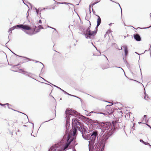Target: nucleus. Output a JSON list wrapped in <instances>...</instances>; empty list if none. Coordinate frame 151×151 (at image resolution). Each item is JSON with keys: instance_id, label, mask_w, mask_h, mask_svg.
<instances>
[{"instance_id": "9b49d317", "label": "nucleus", "mask_w": 151, "mask_h": 151, "mask_svg": "<svg viewBox=\"0 0 151 151\" xmlns=\"http://www.w3.org/2000/svg\"><path fill=\"white\" fill-rule=\"evenodd\" d=\"M112 123L114 127V129L118 128L119 127L118 122L116 121H113Z\"/></svg>"}, {"instance_id": "bb28decb", "label": "nucleus", "mask_w": 151, "mask_h": 151, "mask_svg": "<svg viewBox=\"0 0 151 151\" xmlns=\"http://www.w3.org/2000/svg\"><path fill=\"white\" fill-rule=\"evenodd\" d=\"M38 27L39 28H40V27H42L41 25H40L38 26Z\"/></svg>"}, {"instance_id": "7c9ffc66", "label": "nucleus", "mask_w": 151, "mask_h": 151, "mask_svg": "<svg viewBox=\"0 0 151 151\" xmlns=\"http://www.w3.org/2000/svg\"><path fill=\"white\" fill-rule=\"evenodd\" d=\"M54 8H54V7H53V8H52V9H54Z\"/></svg>"}, {"instance_id": "0eeeda50", "label": "nucleus", "mask_w": 151, "mask_h": 151, "mask_svg": "<svg viewBox=\"0 0 151 151\" xmlns=\"http://www.w3.org/2000/svg\"><path fill=\"white\" fill-rule=\"evenodd\" d=\"M66 114H70L71 113H75L77 112L74 110H73V109H70V108H68L66 109L65 111Z\"/></svg>"}, {"instance_id": "ddd939ff", "label": "nucleus", "mask_w": 151, "mask_h": 151, "mask_svg": "<svg viewBox=\"0 0 151 151\" xmlns=\"http://www.w3.org/2000/svg\"><path fill=\"white\" fill-rule=\"evenodd\" d=\"M56 145H55L52 146H51L49 149L48 151H55L56 148H57Z\"/></svg>"}, {"instance_id": "f257e3e1", "label": "nucleus", "mask_w": 151, "mask_h": 151, "mask_svg": "<svg viewBox=\"0 0 151 151\" xmlns=\"http://www.w3.org/2000/svg\"><path fill=\"white\" fill-rule=\"evenodd\" d=\"M17 27L20 28L22 30H29L28 32H26V33L30 35L35 34L39 31V29H38L37 31H36V26H34L32 28H31L28 25L23 24H19L14 26L11 28L9 30L11 31L15 28H17Z\"/></svg>"}, {"instance_id": "f8f14e48", "label": "nucleus", "mask_w": 151, "mask_h": 151, "mask_svg": "<svg viewBox=\"0 0 151 151\" xmlns=\"http://www.w3.org/2000/svg\"><path fill=\"white\" fill-rule=\"evenodd\" d=\"M99 59L101 61H103V60H105L106 59L107 60H108L107 57L104 55H101L99 58Z\"/></svg>"}, {"instance_id": "c85d7f7f", "label": "nucleus", "mask_w": 151, "mask_h": 151, "mask_svg": "<svg viewBox=\"0 0 151 151\" xmlns=\"http://www.w3.org/2000/svg\"><path fill=\"white\" fill-rule=\"evenodd\" d=\"M145 117H146V115H145L144 116V117L145 118Z\"/></svg>"}, {"instance_id": "aec40b11", "label": "nucleus", "mask_w": 151, "mask_h": 151, "mask_svg": "<svg viewBox=\"0 0 151 151\" xmlns=\"http://www.w3.org/2000/svg\"><path fill=\"white\" fill-rule=\"evenodd\" d=\"M8 134L9 135V136H10V135L11 137L13 135L12 132H9V133H8Z\"/></svg>"}, {"instance_id": "f03ea898", "label": "nucleus", "mask_w": 151, "mask_h": 151, "mask_svg": "<svg viewBox=\"0 0 151 151\" xmlns=\"http://www.w3.org/2000/svg\"><path fill=\"white\" fill-rule=\"evenodd\" d=\"M99 125L102 130L104 131H111L113 129L112 125L110 122H101Z\"/></svg>"}, {"instance_id": "2f4dec72", "label": "nucleus", "mask_w": 151, "mask_h": 151, "mask_svg": "<svg viewBox=\"0 0 151 151\" xmlns=\"http://www.w3.org/2000/svg\"><path fill=\"white\" fill-rule=\"evenodd\" d=\"M61 151V150H59V151Z\"/></svg>"}, {"instance_id": "c756f323", "label": "nucleus", "mask_w": 151, "mask_h": 151, "mask_svg": "<svg viewBox=\"0 0 151 151\" xmlns=\"http://www.w3.org/2000/svg\"><path fill=\"white\" fill-rule=\"evenodd\" d=\"M60 4V2H58V4Z\"/></svg>"}, {"instance_id": "20e7f679", "label": "nucleus", "mask_w": 151, "mask_h": 151, "mask_svg": "<svg viewBox=\"0 0 151 151\" xmlns=\"http://www.w3.org/2000/svg\"><path fill=\"white\" fill-rule=\"evenodd\" d=\"M110 105H107L106 106L105 110L104 111V113H101V114H103L105 116H108L111 114L112 112L113 111Z\"/></svg>"}, {"instance_id": "6ab92c4d", "label": "nucleus", "mask_w": 151, "mask_h": 151, "mask_svg": "<svg viewBox=\"0 0 151 151\" xmlns=\"http://www.w3.org/2000/svg\"><path fill=\"white\" fill-rule=\"evenodd\" d=\"M100 1H97L96 2H94L93 3V4H91L90 6V8L92 6V7L94 5H95V4H96L97 3H98V2H99Z\"/></svg>"}, {"instance_id": "1a4fd4ad", "label": "nucleus", "mask_w": 151, "mask_h": 151, "mask_svg": "<svg viewBox=\"0 0 151 151\" xmlns=\"http://www.w3.org/2000/svg\"><path fill=\"white\" fill-rule=\"evenodd\" d=\"M134 39L137 41H140L141 40L140 37L138 34H134Z\"/></svg>"}, {"instance_id": "393cba45", "label": "nucleus", "mask_w": 151, "mask_h": 151, "mask_svg": "<svg viewBox=\"0 0 151 151\" xmlns=\"http://www.w3.org/2000/svg\"><path fill=\"white\" fill-rule=\"evenodd\" d=\"M26 58L28 60V61H31V59H30L27 58Z\"/></svg>"}, {"instance_id": "a878e982", "label": "nucleus", "mask_w": 151, "mask_h": 151, "mask_svg": "<svg viewBox=\"0 0 151 151\" xmlns=\"http://www.w3.org/2000/svg\"><path fill=\"white\" fill-rule=\"evenodd\" d=\"M39 22L40 23H42V21L41 20H40Z\"/></svg>"}, {"instance_id": "4468645a", "label": "nucleus", "mask_w": 151, "mask_h": 151, "mask_svg": "<svg viewBox=\"0 0 151 151\" xmlns=\"http://www.w3.org/2000/svg\"><path fill=\"white\" fill-rule=\"evenodd\" d=\"M123 47L124 49V52L125 54V55L127 56L128 54V48L126 46H123Z\"/></svg>"}, {"instance_id": "9d476101", "label": "nucleus", "mask_w": 151, "mask_h": 151, "mask_svg": "<svg viewBox=\"0 0 151 151\" xmlns=\"http://www.w3.org/2000/svg\"><path fill=\"white\" fill-rule=\"evenodd\" d=\"M107 132H108L107 133H105L104 134V136H106V139H107L108 138L113 134V131H112V130L111 131Z\"/></svg>"}, {"instance_id": "7ed1b4c3", "label": "nucleus", "mask_w": 151, "mask_h": 151, "mask_svg": "<svg viewBox=\"0 0 151 151\" xmlns=\"http://www.w3.org/2000/svg\"><path fill=\"white\" fill-rule=\"evenodd\" d=\"M90 28L91 27H89L86 30V32L85 33L86 38L88 37L90 38L91 37L95 36L96 33L97 31L96 30L92 31L90 29Z\"/></svg>"}, {"instance_id": "a211bd4d", "label": "nucleus", "mask_w": 151, "mask_h": 151, "mask_svg": "<svg viewBox=\"0 0 151 151\" xmlns=\"http://www.w3.org/2000/svg\"><path fill=\"white\" fill-rule=\"evenodd\" d=\"M77 132V130L76 128H74L73 131V134L74 135L76 134Z\"/></svg>"}, {"instance_id": "dca6fc26", "label": "nucleus", "mask_w": 151, "mask_h": 151, "mask_svg": "<svg viewBox=\"0 0 151 151\" xmlns=\"http://www.w3.org/2000/svg\"><path fill=\"white\" fill-rule=\"evenodd\" d=\"M109 68V65L108 64H107L106 65V66H103L102 67V68L103 69H107L108 68Z\"/></svg>"}, {"instance_id": "4be33fe9", "label": "nucleus", "mask_w": 151, "mask_h": 151, "mask_svg": "<svg viewBox=\"0 0 151 151\" xmlns=\"http://www.w3.org/2000/svg\"><path fill=\"white\" fill-rule=\"evenodd\" d=\"M92 113H95V112L94 111H91L89 113V114H90V115H91V114Z\"/></svg>"}, {"instance_id": "423d86ee", "label": "nucleus", "mask_w": 151, "mask_h": 151, "mask_svg": "<svg viewBox=\"0 0 151 151\" xmlns=\"http://www.w3.org/2000/svg\"><path fill=\"white\" fill-rule=\"evenodd\" d=\"M98 135V134L97 132L96 131H94L90 137V139H91V140L92 141H94Z\"/></svg>"}, {"instance_id": "b1692460", "label": "nucleus", "mask_w": 151, "mask_h": 151, "mask_svg": "<svg viewBox=\"0 0 151 151\" xmlns=\"http://www.w3.org/2000/svg\"><path fill=\"white\" fill-rule=\"evenodd\" d=\"M140 141L141 142H142L143 143L145 142H144L142 139H140Z\"/></svg>"}, {"instance_id": "f3484780", "label": "nucleus", "mask_w": 151, "mask_h": 151, "mask_svg": "<svg viewBox=\"0 0 151 151\" xmlns=\"http://www.w3.org/2000/svg\"><path fill=\"white\" fill-rule=\"evenodd\" d=\"M19 71H20V72H23V73H26V72L23 69H19Z\"/></svg>"}, {"instance_id": "5701e85b", "label": "nucleus", "mask_w": 151, "mask_h": 151, "mask_svg": "<svg viewBox=\"0 0 151 151\" xmlns=\"http://www.w3.org/2000/svg\"><path fill=\"white\" fill-rule=\"evenodd\" d=\"M143 143H144V144H145V145H148V144H149L148 143H147V142H144Z\"/></svg>"}, {"instance_id": "6e6552de", "label": "nucleus", "mask_w": 151, "mask_h": 151, "mask_svg": "<svg viewBox=\"0 0 151 151\" xmlns=\"http://www.w3.org/2000/svg\"><path fill=\"white\" fill-rule=\"evenodd\" d=\"M78 120L76 118H73L72 119V124L76 126L77 125L79 124Z\"/></svg>"}, {"instance_id": "2eb2a0df", "label": "nucleus", "mask_w": 151, "mask_h": 151, "mask_svg": "<svg viewBox=\"0 0 151 151\" xmlns=\"http://www.w3.org/2000/svg\"><path fill=\"white\" fill-rule=\"evenodd\" d=\"M97 16L98 17V18L97 19V27H98L100 24L101 23V19L100 17H99V16L98 15H97Z\"/></svg>"}, {"instance_id": "39448f33", "label": "nucleus", "mask_w": 151, "mask_h": 151, "mask_svg": "<svg viewBox=\"0 0 151 151\" xmlns=\"http://www.w3.org/2000/svg\"><path fill=\"white\" fill-rule=\"evenodd\" d=\"M63 139H66L65 142H66V143L65 146L63 148V150H64L68 147L70 143L73 141V139H70V137L69 135L67 136H65L64 137Z\"/></svg>"}, {"instance_id": "473e14b6", "label": "nucleus", "mask_w": 151, "mask_h": 151, "mask_svg": "<svg viewBox=\"0 0 151 151\" xmlns=\"http://www.w3.org/2000/svg\"><path fill=\"white\" fill-rule=\"evenodd\" d=\"M121 49H122V47H121Z\"/></svg>"}, {"instance_id": "72a5a7b5", "label": "nucleus", "mask_w": 151, "mask_h": 151, "mask_svg": "<svg viewBox=\"0 0 151 151\" xmlns=\"http://www.w3.org/2000/svg\"><path fill=\"white\" fill-rule=\"evenodd\" d=\"M119 4V5L120 6V4Z\"/></svg>"}, {"instance_id": "412c9836", "label": "nucleus", "mask_w": 151, "mask_h": 151, "mask_svg": "<svg viewBox=\"0 0 151 151\" xmlns=\"http://www.w3.org/2000/svg\"><path fill=\"white\" fill-rule=\"evenodd\" d=\"M9 105V104H8V103H6V104H1V103H0V105L1 106H3L5 105Z\"/></svg>"}, {"instance_id": "cd10ccee", "label": "nucleus", "mask_w": 151, "mask_h": 151, "mask_svg": "<svg viewBox=\"0 0 151 151\" xmlns=\"http://www.w3.org/2000/svg\"><path fill=\"white\" fill-rule=\"evenodd\" d=\"M83 129L84 130V131L86 132V129L84 128H83Z\"/></svg>"}]
</instances>
